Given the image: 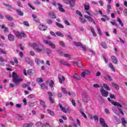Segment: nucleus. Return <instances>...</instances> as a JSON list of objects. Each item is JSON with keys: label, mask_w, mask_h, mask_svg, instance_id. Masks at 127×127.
<instances>
[{"label": "nucleus", "mask_w": 127, "mask_h": 127, "mask_svg": "<svg viewBox=\"0 0 127 127\" xmlns=\"http://www.w3.org/2000/svg\"><path fill=\"white\" fill-rule=\"evenodd\" d=\"M91 16H88V15H84L85 18H86L89 22H93V21H94V19Z\"/></svg>", "instance_id": "nucleus-10"}, {"label": "nucleus", "mask_w": 127, "mask_h": 127, "mask_svg": "<svg viewBox=\"0 0 127 127\" xmlns=\"http://www.w3.org/2000/svg\"><path fill=\"white\" fill-rule=\"evenodd\" d=\"M84 9L85 10H89L90 9V6L89 5H84Z\"/></svg>", "instance_id": "nucleus-47"}, {"label": "nucleus", "mask_w": 127, "mask_h": 127, "mask_svg": "<svg viewBox=\"0 0 127 127\" xmlns=\"http://www.w3.org/2000/svg\"><path fill=\"white\" fill-rule=\"evenodd\" d=\"M36 127H43V125L41 122H38L36 123Z\"/></svg>", "instance_id": "nucleus-27"}, {"label": "nucleus", "mask_w": 127, "mask_h": 127, "mask_svg": "<svg viewBox=\"0 0 127 127\" xmlns=\"http://www.w3.org/2000/svg\"><path fill=\"white\" fill-rule=\"evenodd\" d=\"M31 47H33L34 50H35V51L37 52H38V53H41V52H42L44 49V48L42 45H37L35 43H33L32 44H31Z\"/></svg>", "instance_id": "nucleus-2"}, {"label": "nucleus", "mask_w": 127, "mask_h": 127, "mask_svg": "<svg viewBox=\"0 0 127 127\" xmlns=\"http://www.w3.org/2000/svg\"><path fill=\"white\" fill-rule=\"evenodd\" d=\"M56 35L58 36H59L60 37H64V36L63 35V34L61 33V32H57L56 33Z\"/></svg>", "instance_id": "nucleus-35"}, {"label": "nucleus", "mask_w": 127, "mask_h": 127, "mask_svg": "<svg viewBox=\"0 0 127 127\" xmlns=\"http://www.w3.org/2000/svg\"><path fill=\"white\" fill-rule=\"evenodd\" d=\"M118 22H119V23L121 25V26H124V23H123L122 20H121L120 18H118Z\"/></svg>", "instance_id": "nucleus-52"}, {"label": "nucleus", "mask_w": 127, "mask_h": 127, "mask_svg": "<svg viewBox=\"0 0 127 127\" xmlns=\"http://www.w3.org/2000/svg\"><path fill=\"white\" fill-rule=\"evenodd\" d=\"M109 66L110 67L112 71H113V72H116V68H115V66L113 65V64L109 63Z\"/></svg>", "instance_id": "nucleus-21"}, {"label": "nucleus", "mask_w": 127, "mask_h": 127, "mask_svg": "<svg viewBox=\"0 0 127 127\" xmlns=\"http://www.w3.org/2000/svg\"><path fill=\"white\" fill-rule=\"evenodd\" d=\"M76 13L77 14H78V15H79L80 16H81V17H83V14H82V13H81V11H80L79 10H76Z\"/></svg>", "instance_id": "nucleus-46"}, {"label": "nucleus", "mask_w": 127, "mask_h": 127, "mask_svg": "<svg viewBox=\"0 0 127 127\" xmlns=\"http://www.w3.org/2000/svg\"><path fill=\"white\" fill-rule=\"evenodd\" d=\"M62 92H63V93H64V94H67V90L64 87L62 88Z\"/></svg>", "instance_id": "nucleus-44"}, {"label": "nucleus", "mask_w": 127, "mask_h": 127, "mask_svg": "<svg viewBox=\"0 0 127 127\" xmlns=\"http://www.w3.org/2000/svg\"><path fill=\"white\" fill-rule=\"evenodd\" d=\"M48 15L51 16V18H53L54 19L56 18V15H55V13L54 12L51 11L48 13Z\"/></svg>", "instance_id": "nucleus-13"}, {"label": "nucleus", "mask_w": 127, "mask_h": 127, "mask_svg": "<svg viewBox=\"0 0 127 127\" xmlns=\"http://www.w3.org/2000/svg\"><path fill=\"white\" fill-rule=\"evenodd\" d=\"M33 70L32 69H30L27 70V74L31 76V75H32V74L33 73Z\"/></svg>", "instance_id": "nucleus-36"}, {"label": "nucleus", "mask_w": 127, "mask_h": 127, "mask_svg": "<svg viewBox=\"0 0 127 127\" xmlns=\"http://www.w3.org/2000/svg\"><path fill=\"white\" fill-rule=\"evenodd\" d=\"M13 33L15 34L16 37H17L18 39H22V37H26V34H25L24 33L20 32L17 31H14Z\"/></svg>", "instance_id": "nucleus-3"}, {"label": "nucleus", "mask_w": 127, "mask_h": 127, "mask_svg": "<svg viewBox=\"0 0 127 127\" xmlns=\"http://www.w3.org/2000/svg\"><path fill=\"white\" fill-rule=\"evenodd\" d=\"M5 18H6V19H7V20H10V21H11V20L13 19V18L12 17V16L8 15H6Z\"/></svg>", "instance_id": "nucleus-31"}, {"label": "nucleus", "mask_w": 127, "mask_h": 127, "mask_svg": "<svg viewBox=\"0 0 127 127\" xmlns=\"http://www.w3.org/2000/svg\"><path fill=\"white\" fill-rule=\"evenodd\" d=\"M123 13L125 16H127V9H126L123 11Z\"/></svg>", "instance_id": "nucleus-64"}, {"label": "nucleus", "mask_w": 127, "mask_h": 127, "mask_svg": "<svg viewBox=\"0 0 127 127\" xmlns=\"http://www.w3.org/2000/svg\"><path fill=\"white\" fill-rule=\"evenodd\" d=\"M90 30L92 33V35L94 36H95V37L97 36V34L96 33V31H95V29H94V28L93 27H91L90 28Z\"/></svg>", "instance_id": "nucleus-25"}, {"label": "nucleus", "mask_w": 127, "mask_h": 127, "mask_svg": "<svg viewBox=\"0 0 127 127\" xmlns=\"http://www.w3.org/2000/svg\"><path fill=\"white\" fill-rule=\"evenodd\" d=\"M73 78L75 79V80H80V76L79 75L77 74V73L74 74Z\"/></svg>", "instance_id": "nucleus-34"}, {"label": "nucleus", "mask_w": 127, "mask_h": 127, "mask_svg": "<svg viewBox=\"0 0 127 127\" xmlns=\"http://www.w3.org/2000/svg\"><path fill=\"white\" fill-rule=\"evenodd\" d=\"M12 77L13 78L12 82L15 85H19L20 82L23 81V79L19 77L17 73L14 71L12 73Z\"/></svg>", "instance_id": "nucleus-1"}, {"label": "nucleus", "mask_w": 127, "mask_h": 127, "mask_svg": "<svg viewBox=\"0 0 127 127\" xmlns=\"http://www.w3.org/2000/svg\"><path fill=\"white\" fill-rule=\"evenodd\" d=\"M112 85L113 88H114L117 91H119L120 90V86L118 84L115 83V82H112Z\"/></svg>", "instance_id": "nucleus-11"}, {"label": "nucleus", "mask_w": 127, "mask_h": 127, "mask_svg": "<svg viewBox=\"0 0 127 127\" xmlns=\"http://www.w3.org/2000/svg\"><path fill=\"white\" fill-rule=\"evenodd\" d=\"M49 99L51 104H54V103H55V102L54 101V98H53V97H49Z\"/></svg>", "instance_id": "nucleus-37"}, {"label": "nucleus", "mask_w": 127, "mask_h": 127, "mask_svg": "<svg viewBox=\"0 0 127 127\" xmlns=\"http://www.w3.org/2000/svg\"><path fill=\"white\" fill-rule=\"evenodd\" d=\"M101 46L103 48H105L106 49V48H107V47H108L107 46V44H106L105 43H102V45H101Z\"/></svg>", "instance_id": "nucleus-55"}, {"label": "nucleus", "mask_w": 127, "mask_h": 127, "mask_svg": "<svg viewBox=\"0 0 127 127\" xmlns=\"http://www.w3.org/2000/svg\"><path fill=\"white\" fill-rule=\"evenodd\" d=\"M82 23H85L86 22V19L85 18H80Z\"/></svg>", "instance_id": "nucleus-59"}, {"label": "nucleus", "mask_w": 127, "mask_h": 127, "mask_svg": "<svg viewBox=\"0 0 127 127\" xmlns=\"http://www.w3.org/2000/svg\"><path fill=\"white\" fill-rule=\"evenodd\" d=\"M121 121L124 127H126V125H127V122L126 121V119L125 118H122Z\"/></svg>", "instance_id": "nucleus-33"}, {"label": "nucleus", "mask_w": 127, "mask_h": 127, "mask_svg": "<svg viewBox=\"0 0 127 127\" xmlns=\"http://www.w3.org/2000/svg\"><path fill=\"white\" fill-rule=\"evenodd\" d=\"M39 104L41 105V106H42V108H46V104H45V101H43L41 99L39 100Z\"/></svg>", "instance_id": "nucleus-16"}, {"label": "nucleus", "mask_w": 127, "mask_h": 127, "mask_svg": "<svg viewBox=\"0 0 127 127\" xmlns=\"http://www.w3.org/2000/svg\"><path fill=\"white\" fill-rule=\"evenodd\" d=\"M93 119H94L95 122H96V123H99V116L98 115L94 116Z\"/></svg>", "instance_id": "nucleus-32"}, {"label": "nucleus", "mask_w": 127, "mask_h": 127, "mask_svg": "<svg viewBox=\"0 0 127 127\" xmlns=\"http://www.w3.org/2000/svg\"><path fill=\"white\" fill-rule=\"evenodd\" d=\"M80 47H81V48H82L83 51H87V47H86V46H85L84 45H82Z\"/></svg>", "instance_id": "nucleus-48"}, {"label": "nucleus", "mask_w": 127, "mask_h": 127, "mask_svg": "<svg viewBox=\"0 0 127 127\" xmlns=\"http://www.w3.org/2000/svg\"><path fill=\"white\" fill-rule=\"evenodd\" d=\"M111 104H112V105H114V106H115L116 107H118V108H123V106H122V105H121L120 103H119V102H112L111 103Z\"/></svg>", "instance_id": "nucleus-15"}, {"label": "nucleus", "mask_w": 127, "mask_h": 127, "mask_svg": "<svg viewBox=\"0 0 127 127\" xmlns=\"http://www.w3.org/2000/svg\"><path fill=\"white\" fill-rule=\"evenodd\" d=\"M28 99H33V98H34V95L33 94H30L28 97Z\"/></svg>", "instance_id": "nucleus-63"}, {"label": "nucleus", "mask_w": 127, "mask_h": 127, "mask_svg": "<svg viewBox=\"0 0 127 127\" xmlns=\"http://www.w3.org/2000/svg\"><path fill=\"white\" fill-rule=\"evenodd\" d=\"M110 97L111 99H114L115 100H116V96H115L114 94H110Z\"/></svg>", "instance_id": "nucleus-58"}, {"label": "nucleus", "mask_w": 127, "mask_h": 127, "mask_svg": "<svg viewBox=\"0 0 127 127\" xmlns=\"http://www.w3.org/2000/svg\"><path fill=\"white\" fill-rule=\"evenodd\" d=\"M23 25H26V26H29V23L26 21H23Z\"/></svg>", "instance_id": "nucleus-57"}, {"label": "nucleus", "mask_w": 127, "mask_h": 127, "mask_svg": "<svg viewBox=\"0 0 127 127\" xmlns=\"http://www.w3.org/2000/svg\"><path fill=\"white\" fill-rule=\"evenodd\" d=\"M102 57L105 62V63H108V60H107V58H106V57L105 56V55H102Z\"/></svg>", "instance_id": "nucleus-60"}, {"label": "nucleus", "mask_w": 127, "mask_h": 127, "mask_svg": "<svg viewBox=\"0 0 127 127\" xmlns=\"http://www.w3.org/2000/svg\"><path fill=\"white\" fill-rule=\"evenodd\" d=\"M48 95L49 96V98H50V97H53V94H52V92H51V91L48 92Z\"/></svg>", "instance_id": "nucleus-54"}, {"label": "nucleus", "mask_w": 127, "mask_h": 127, "mask_svg": "<svg viewBox=\"0 0 127 127\" xmlns=\"http://www.w3.org/2000/svg\"><path fill=\"white\" fill-rule=\"evenodd\" d=\"M111 60L112 61L113 64L115 65H118L119 63V61H118V59L115 56H112L111 57Z\"/></svg>", "instance_id": "nucleus-7"}, {"label": "nucleus", "mask_w": 127, "mask_h": 127, "mask_svg": "<svg viewBox=\"0 0 127 127\" xmlns=\"http://www.w3.org/2000/svg\"><path fill=\"white\" fill-rule=\"evenodd\" d=\"M57 52L59 54V55H61L62 56H63V55H64V54L63 53L62 51H61V50H58Z\"/></svg>", "instance_id": "nucleus-41"}, {"label": "nucleus", "mask_w": 127, "mask_h": 127, "mask_svg": "<svg viewBox=\"0 0 127 127\" xmlns=\"http://www.w3.org/2000/svg\"><path fill=\"white\" fill-rule=\"evenodd\" d=\"M103 86L104 87V88H105L106 91H111V88H110V87L108 85H107V84L104 83Z\"/></svg>", "instance_id": "nucleus-20"}, {"label": "nucleus", "mask_w": 127, "mask_h": 127, "mask_svg": "<svg viewBox=\"0 0 127 127\" xmlns=\"http://www.w3.org/2000/svg\"><path fill=\"white\" fill-rule=\"evenodd\" d=\"M40 86L41 87V89H42V90H45V89L48 88L47 87V86H46V85L44 83H42L41 84H40Z\"/></svg>", "instance_id": "nucleus-26"}, {"label": "nucleus", "mask_w": 127, "mask_h": 127, "mask_svg": "<svg viewBox=\"0 0 127 127\" xmlns=\"http://www.w3.org/2000/svg\"><path fill=\"white\" fill-rule=\"evenodd\" d=\"M28 5L29 7H30V8L33 9V10H35V7H33V6H32L31 4H30V3H28Z\"/></svg>", "instance_id": "nucleus-51"}, {"label": "nucleus", "mask_w": 127, "mask_h": 127, "mask_svg": "<svg viewBox=\"0 0 127 127\" xmlns=\"http://www.w3.org/2000/svg\"><path fill=\"white\" fill-rule=\"evenodd\" d=\"M0 52L1 54H7L5 51L2 50V49H0Z\"/></svg>", "instance_id": "nucleus-62"}, {"label": "nucleus", "mask_w": 127, "mask_h": 127, "mask_svg": "<svg viewBox=\"0 0 127 127\" xmlns=\"http://www.w3.org/2000/svg\"><path fill=\"white\" fill-rule=\"evenodd\" d=\"M100 93L102 96L104 98H107L109 96V91L104 89L103 88L100 90Z\"/></svg>", "instance_id": "nucleus-4"}, {"label": "nucleus", "mask_w": 127, "mask_h": 127, "mask_svg": "<svg viewBox=\"0 0 127 127\" xmlns=\"http://www.w3.org/2000/svg\"><path fill=\"white\" fill-rule=\"evenodd\" d=\"M30 85V82H28L27 84L24 83L23 84V88H26V87H28Z\"/></svg>", "instance_id": "nucleus-42"}, {"label": "nucleus", "mask_w": 127, "mask_h": 127, "mask_svg": "<svg viewBox=\"0 0 127 127\" xmlns=\"http://www.w3.org/2000/svg\"><path fill=\"white\" fill-rule=\"evenodd\" d=\"M59 62H60L61 64H62V65H64V66H70V64H68V63L66 62L65 61L60 60Z\"/></svg>", "instance_id": "nucleus-18"}, {"label": "nucleus", "mask_w": 127, "mask_h": 127, "mask_svg": "<svg viewBox=\"0 0 127 127\" xmlns=\"http://www.w3.org/2000/svg\"><path fill=\"white\" fill-rule=\"evenodd\" d=\"M29 105L31 108H33L35 106H37V103L36 102H29Z\"/></svg>", "instance_id": "nucleus-22"}, {"label": "nucleus", "mask_w": 127, "mask_h": 127, "mask_svg": "<svg viewBox=\"0 0 127 127\" xmlns=\"http://www.w3.org/2000/svg\"><path fill=\"white\" fill-rule=\"evenodd\" d=\"M57 4L59 6V9L60 11H61V12H65V10L64 9V8H63L62 5H61V4H60V3H58Z\"/></svg>", "instance_id": "nucleus-14"}, {"label": "nucleus", "mask_w": 127, "mask_h": 127, "mask_svg": "<svg viewBox=\"0 0 127 127\" xmlns=\"http://www.w3.org/2000/svg\"><path fill=\"white\" fill-rule=\"evenodd\" d=\"M35 61L37 65H39V64H40V61L39 60V59H35Z\"/></svg>", "instance_id": "nucleus-43"}, {"label": "nucleus", "mask_w": 127, "mask_h": 127, "mask_svg": "<svg viewBox=\"0 0 127 127\" xmlns=\"http://www.w3.org/2000/svg\"><path fill=\"white\" fill-rule=\"evenodd\" d=\"M83 72H84L85 75H90V74H91V72H90V71L88 70H84Z\"/></svg>", "instance_id": "nucleus-45"}, {"label": "nucleus", "mask_w": 127, "mask_h": 127, "mask_svg": "<svg viewBox=\"0 0 127 127\" xmlns=\"http://www.w3.org/2000/svg\"><path fill=\"white\" fill-rule=\"evenodd\" d=\"M37 82L38 83H43V79L42 78H38L36 79Z\"/></svg>", "instance_id": "nucleus-38"}, {"label": "nucleus", "mask_w": 127, "mask_h": 127, "mask_svg": "<svg viewBox=\"0 0 127 127\" xmlns=\"http://www.w3.org/2000/svg\"><path fill=\"white\" fill-rule=\"evenodd\" d=\"M73 44H74L77 47L82 46V43L81 42H74Z\"/></svg>", "instance_id": "nucleus-29"}, {"label": "nucleus", "mask_w": 127, "mask_h": 127, "mask_svg": "<svg viewBox=\"0 0 127 127\" xmlns=\"http://www.w3.org/2000/svg\"><path fill=\"white\" fill-rule=\"evenodd\" d=\"M64 57H66V58H68V60H71V56L69 54H64Z\"/></svg>", "instance_id": "nucleus-50"}, {"label": "nucleus", "mask_w": 127, "mask_h": 127, "mask_svg": "<svg viewBox=\"0 0 127 127\" xmlns=\"http://www.w3.org/2000/svg\"><path fill=\"white\" fill-rule=\"evenodd\" d=\"M47 112L51 116H52L53 117H54L55 116V113H54V112L49 109L47 110Z\"/></svg>", "instance_id": "nucleus-28"}, {"label": "nucleus", "mask_w": 127, "mask_h": 127, "mask_svg": "<svg viewBox=\"0 0 127 127\" xmlns=\"http://www.w3.org/2000/svg\"><path fill=\"white\" fill-rule=\"evenodd\" d=\"M69 4L71 7L75 5V0H69Z\"/></svg>", "instance_id": "nucleus-19"}, {"label": "nucleus", "mask_w": 127, "mask_h": 127, "mask_svg": "<svg viewBox=\"0 0 127 127\" xmlns=\"http://www.w3.org/2000/svg\"><path fill=\"white\" fill-rule=\"evenodd\" d=\"M45 44H47L48 45H49V46H50V47H51L53 49H55L56 48V46L55 45L51 42V41H45Z\"/></svg>", "instance_id": "nucleus-6"}, {"label": "nucleus", "mask_w": 127, "mask_h": 127, "mask_svg": "<svg viewBox=\"0 0 127 127\" xmlns=\"http://www.w3.org/2000/svg\"><path fill=\"white\" fill-rule=\"evenodd\" d=\"M56 24L58 27H59L60 28H64V26L62 25L61 23H59V22H56Z\"/></svg>", "instance_id": "nucleus-30"}, {"label": "nucleus", "mask_w": 127, "mask_h": 127, "mask_svg": "<svg viewBox=\"0 0 127 127\" xmlns=\"http://www.w3.org/2000/svg\"><path fill=\"white\" fill-rule=\"evenodd\" d=\"M18 119L19 121H22V120H24L23 117L20 115L18 116Z\"/></svg>", "instance_id": "nucleus-61"}, {"label": "nucleus", "mask_w": 127, "mask_h": 127, "mask_svg": "<svg viewBox=\"0 0 127 127\" xmlns=\"http://www.w3.org/2000/svg\"><path fill=\"white\" fill-rule=\"evenodd\" d=\"M80 114L82 115L83 118H84V119H87V116L83 111H80Z\"/></svg>", "instance_id": "nucleus-49"}, {"label": "nucleus", "mask_w": 127, "mask_h": 127, "mask_svg": "<svg viewBox=\"0 0 127 127\" xmlns=\"http://www.w3.org/2000/svg\"><path fill=\"white\" fill-rule=\"evenodd\" d=\"M72 63L73 65H76L77 67H81L82 66V62L81 61H77V62H72Z\"/></svg>", "instance_id": "nucleus-9"}, {"label": "nucleus", "mask_w": 127, "mask_h": 127, "mask_svg": "<svg viewBox=\"0 0 127 127\" xmlns=\"http://www.w3.org/2000/svg\"><path fill=\"white\" fill-rule=\"evenodd\" d=\"M53 85H54V81L51 80V82L49 83V86L51 87V88H53Z\"/></svg>", "instance_id": "nucleus-39"}, {"label": "nucleus", "mask_w": 127, "mask_h": 127, "mask_svg": "<svg viewBox=\"0 0 127 127\" xmlns=\"http://www.w3.org/2000/svg\"><path fill=\"white\" fill-rule=\"evenodd\" d=\"M99 123L102 127H109L108 125L106 124V122L105 121V119L103 118H101L99 119Z\"/></svg>", "instance_id": "nucleus-5"}, {"label": "nucleus", "mask_w": 127, "mask_h": 127, "mask_svg": "<svg viewBox=\"0 0 127 127\" xmlns=\"http://www.w3.org/2000/svg\"><path fill=\"white\" fill-rule=\"evenodd\" d=\"M43 127H51V126H50V124H49L48 122L44 123Z\"/></svg>", "instance_id": "nucleus-40"}, {"label": "nucleus", "mask_w": 127, "mask_h": 127, "mask_svg": "<svg viewBox=\"0 0 127 127\" xmlns=\"http://www.w3.org/2000/svg\"><path fill=\"white\" fill-rule=\"evenodd\" d=\"M59 106L61 110H62V112H63L65 114H67V110H66L65 108L63 107V106H62V105H61V104H59Z\"/></svg>", "instance_id": "nucleus-17"}, {"label": "nucleus", "mask_w": 127, "mask_h": 127, "mask_svg": "<svg viewBox=\"0 0 127 127\" xmlns=\"http://www.w3.org/2000/svg\"><path fill=\"white\" fill-rule=\"evenodd\" d=\"M16 12L18 14V15H20V16H23V12L21 11L19 9L16 10Z\"/></svg>", "instance_id": "nucleus-24"}, {"label": "nucleus", "mask_w": 127, "mask_h": 127, "mask_svg": "<svg viewBox=\"0 0 127 127\" xmlns=\"http://www.w3.org/2000/svg\"><path fill=\"white\" fill-rule=\"evenodd\" d=\"M33 123H26L25 124L23 125V127H32L33 126Z\"/></svg>", "instance_id": "nucleus-23"}, {"label": "nucleus", "mask_w": 127, "mask_h": 127, "mask_svg": "<svg viewBox=\"0 0 127 127\" xmlns=\"http://www.w3.org/2000/svg\"><path fill=\"white\" fill-rule=\"evenodd\" d=\"M46 52L48 55H49V54H51L52 52L51 51V50H50V49H47L46 50Z\"/></svg>", "instance_id": "nucleus-53"}, {"label": "nucleus", "mask_w": 127, "mask_h": 127, "mask_svg": "<svg viewBox=\"0 0 127 127\" xmlns=\"http://www.w3.org/2000/svg\"><path fill=\"white\" fill-rule=\"evenodd\" d=\"M8 39L9 40V41H14V36H13V35L11 34H9L8 35Z\"/></svg>", "instance_id": "nucleus-12"}, {"label": "nucleus", "mask_w": 127, "mask_h": 127, "mask_svg": "<svg viewBox=\"0 0 127 127\" xmlns=\"http://www.w3.org/2000/svg\"><path fill=\"white\" fill-rule=\"evenodd\" d=\"M59 44L61 45V46H62V47H65V43H64V42L60 41Z\"/></svg>", "instance_id": "nucleus-56"}, {"label": "nucleus", "mask_w": 127, "mask_h": 127, "mask_svg": "<svg viewBox=\"0 0 127 127\" xmlns=\"http://www.w3.org/2000/svg\"><path fill=\"white\" fill-rule=\"evenodd\" d=\"M39 28L40 30H42L43 31H45V30L47 29V26L43 25V24H40Z\"/></svg>", "instance_id": "nucleus-8"}]
</instances>
